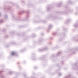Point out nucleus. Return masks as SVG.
I'll use <instances>...</instances> for the list:
<instances>
[{
	"instance_id": "nucleus-1",
	"label": "nucleus",
	"mask_w": 78,
	"mask_h": 78,
	"mask_svg": "<svg viewBox=\"0 0 78 78\" xmlns=\"http://www.w3.org/2000/svg\"><path fill=\"white\" fill-rule=\"evenodd\" d=\"M11 54L12 55H16V52H12Z\"/></svg>"
}]
</instances>
